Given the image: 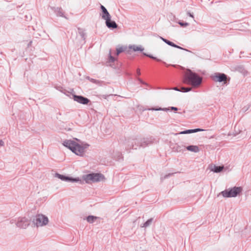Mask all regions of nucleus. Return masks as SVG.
<instances>
[{
  "mask_svg": "<svg viewBox=\"0 0 251 251\" xmlns=\"http://www.w3.org/2000/svg\"><path fill=\"white\" fill-rule=\"evenodd\" d=\"M73 99L75 101L82 104H87L90 102V100L88 98L75 94L73 95Z\"/></svg>",
  "mask_w": 251,
  "mask_h": 251,
  "instance_id": "10",
  "label": "nucleus"
},
{
  "mask_svg": "<svg viewBox=\"0 0 251 251\" xmlns=\"http://www.w3.org/2000/svg\"><path fill=\"white\" fill-rule=\"evenodd\" d=\"M2 143H3V142L1 140H0V145H2Z\"/></svg>",
  "mask_w": 251,
  "mask_h": 251,
  "instance_id": "39",
  "label": "nucleus"
},
{
  "mask_svg": "<svg viewBox=\"0 0 251 251\" xmlns=\"http://www.w3.org/2000/svg\"><path fill=\"white\" fill-rule=\"evenodd\" d=\"M242 190L240 187H234L223 191L220 194L225 198L236 197L241 192Z\"/></svg>",
  "mask_w": 251,
  "mask_h": 251,
  "instance_id": "5",
  "label": "nucleus"
},
{
  "mask_svg": "<svg viewBox=\"0 0 251 251\" xmlns=\"http://www.w3.org/2000/svg\"><path fill=\"white\" fill-rule=\"evenodd\" d=\"M171 89L174 90L176 91H180V89L178 88L177 87H174L173 88H171Z\"/></svg>",
  "mask_w": 251,
  "mask_h": 251,
  "instance_id": "34",
  "label": "nucleus"
},
{
  "mask_svg": "<svg viewBox=\"0 0 251 251\" xmlns=\"http://www.w3.org/2000/svg\"><path fill=\"white\" fill-rule=\"evenodd\" d=\"M51 9L54 11L56 16L63 17L66 19L67 18L64 15V12L61 7H50Z\"/></svg>",
  "mask_w": 251,
  "mask_h": 251,
  "instance_id": "11",
  "label": "nucleus"
},
{
  "mask_svg": "<svg viewBox=\"0 0 251 251\" xmlns=\"http://www.w3.org/2000/svg\"><path fill=\"white\" fill-rule=\"evenodd\" d=\"M178 148H179V149H177V151H181V150H182V149H181L180 146H178Z\"/></svg>",
  "mask_w": 251,
  "mask_h": 251,
  "instance_id": "37",
  "label": "nucleus"
},
{
  "mask_svg": "<svg viewBox=\"0 0 251 251\" xmlns=\"http://www.w3.org/2000/svg\"><path fill=\"white\" fill-rule=\"evenodd\" d=\"M191 87H181L180 88V91L181 92H188L191 91Z\"/></svg>",
  "mask_w": 251,
  "mask_h": 251,
  "instance_id": "23",
  "label": "nucleus"
},
{
  "mask_svg": "<svg viewBox=\"0 0 251 251\" xmlns=\"http://www.w3.org/2000/svg\"><path fill=\"white\" fill-rule=\"evenodd\" d=\"M192 130L191 129H188L182 131H181L179 134H189V133H192Z\"/></svg>",
  "mask_w": 251,
  "mask_h": 251,
  "instance_id": "28",
  "label": "nucleus"
},
{
  "mask_svg": "<svg viewBox=\"0 0 251 251\" xmlns=\"http://www.w3.org/2000/svg\"><path fill=\"white\" fill-rule=\"evenodd\" d=\"M192 130V133H194V132H198V131H203L204 130L203 129H201V128H196V129H191Z\"/></svg>",
  "mask_w": 251,
  "mask_h": 251,
  "instance_id": "30",
  "label": "nucleus"
},
{
  "mask_svg": "<svg viewBox=\"0 0 251 251\" xmlns=\"http://www.w3.org/2000/svg\"><path fill=\"white\" fill-rule=\"evenodd\" d=\"M143 54H144V55L146 56H148V57H150V58H152V59H153L156 60H157V61H160V59H157L156 57L153 56L152 55H151V54H147V53H143Z\"/></svg>",
  "mask_w": 251,
  "mask_h": 251,
  "instance_id": "26",
  "label": "nucleus"
},
{
  "mask_svg": "<svg viewBox=\"0 0 251 251\" xmlns=\"http://www.w3.org/2000/svg\"><path fill=\"white\" fill-rule=\"evenodd\" d=\"M62 87H56V89H57V90H58L59 91H61V92H62V90H61V89H62Z\"/></svg>",
  "mask_w": 251,
  "mask_h": 251,
  "instance_id": "36",
  "label": "nucleus"
},
{
  "mask_svg": "<svg viewBox=\"0 0 251 251\" xmlns=\"http://www.w3.org/2000/svg\"><path fill=\"white\" fill-rule=\"evenodd\" d=\"M137 74L139 75H141L140 70L139 69H137Z\"/></svg>",
  "mask_w": 251,
  "mask_h": 251,
  "instance_id": "35",
  "label": "nucleus"
},
{
  "mask_svg": "<svg viewBox=\"0 0 251 251\" xmlns=\"http://www.w3.org/2000/svg\"><path fill=\"white\" fill-rule=\"evenodd\" d=\"M155 139L153 137H147L141 139H131L128 141V144H131L130 148L132 149H137L138 147H145L149 145L152 144Z\"/></svg>",
  "mask_w": 251,
  "mask_h": 251,
  "instance_id": "3",
  "label": "nucleus"
},
{
  "mask_svg": "<svg viewBox=\"0 0 251 251\" xmlns=\"http://www.w3.org/2000/svg\"><path fill=\"white\" fill-rule=\"evenodd\" d=\"M100 7L102 11V19L105 20L107 19H109V18H111V15L108 12L107 10L103 5L101 4Z\"/></svg>",
  "mask_w": 251,
  "mask_h": 251,
  "instance_id": "14",
  "label": "nucleus"
},
{
  "mask_svg": "<svg viewBox=\"0 0 251 251\" xmlns=\"http://www.w3.org/2000/svg\"><path fill=\"white\" fill-rule=\"evenodd\" d=\"M78 33L80 36L81 37V39L83 40H85V33L84 31V30L80 28H78Z\"/></svg>",
  "mask_w": 251,
  "mask_h": 251,
  "instance_id": "20",
  "label": "nucleus"
},
{
  "mask_svg": "<svg viewBox=\"0 0 251 251\" xmlns=\"http://www.w3.org/2000/svg\"><path fill=\"white\" fill-rule=\"evenodd\" d=\"M124 51V48L123 47H120L116 49V55H118L120 53Z\"/></svg>",
  "mask_w": 251,
  "mask_h": 251,
  "instance_id": "25",
  "label": "nucleus"
},
{
  "mask_svg": "<svg viewBox=\"0 0 251 251\" xmlns=\"http://www.w3.org/2000/svg\"><path fill=\"white\" fill-rule=\"evenodd\" d=\"M33 223L37 227L43 226L48 224L49 219L43 214H38L33 218Z\"/></svg>",
  "mask_w": 251,
  "mask_h": 251,
  "instance_id": "6",
  "label": "nucleus"
},
{
  "mask_svg": "<svg viewBox=\"0 0 251 251\" xmlns=\"http://www.w3.org/2000/svg\"><path fill=\"white\" fill-rule=\"evenodd\" d=\"M129 48L132 49L134 51H142L144 50V49L142 48L141 46H137L135 45L129 46Z\"/></svg>",
  "mask_w": 251,
  "mask_h": 251,
  "instance_id": "19",
  "label": "nucleus"
},
{
  "mask_svg": "<svg viewBox=\"0 0 251 251\" xmlns=\"http://www.w3.org/2000/svg\"><path fill=\"white\" fill-rule=\"evenodd\" d=\"M171 175H172V174H168V175H165V176H164V177H162L161 178V179L162 180V179H165V178H167L168 177L170 176H171Z\"/></svg>",
  "mask_w": 251,
  "mask_h": 251,
  "instance_id": "32",
  "label": "nucleus"
},
{
  "mask_svg": "<svg viewBox=\"0 0 251 251\" xmlns=\"http://www.w3.org/2000/svg\"><path fill=\"white\" fill-rule=\"evenodd\" d=\"M31 42H31V41H30V43H29V45H30V44H31Z\"/></svg>",
  "mask_w": 251,
  "mask_h": 251,
  "instance_id": "40",
  "label": "nucleus"
},
{
  "mask_svg": "<svg viewBox=\"0 0 251 251\" xmlns=\"http://www.w3.org/2000/svg\"><path fill=\"white\" fill-rule=\"evenodd\" d=\"M153 218H150V219L148 220L141 226L143 227H147L149 226L151 224Z\"/></svg>",
  "mask_w": 251,
  "mask_h": 251,
  "instance_id": "22",
  "label": "nucleus"
},
{
  "mask_svg": "<svg viewBox=\"0 0 251 251\" xmlns=\"http://www.w3.org/2000/svg\"><path fill=\"white\" fill-rule=\"evenodd\" d=\"M187 15H189L190 17H192V18H194V17L193 15L192 14H191L189 11H188V12H187Z\"/></svg>",
  "mask_w": 251,
  "mask_h": 251,
  "instance_id": "33",
  "label": "nucleus"
},
{
  "mask_svg": "<svg viewBox=\"0 0 251 251\" xmlns=\"http://www.w3.org/2000/svg\"><path fill=\"white\" fill-rule=\"evenodd\" d=\"M166 44H167V45L171 46V47H174V48H177V49H180V50H185L187 51H189V50L187 49H184L180 46H178L176 45L175 44H174V43H173L172 42L165 39V38H164L161 36L159 37Z\"/></svg>",
  "mask_w": 251,
  "mask_h": 251,
  "instance_id": "13",
  "label": "nucleus"
},
{
  "mask_svg": "<svg viewBox=\"0 0 251 251\" xmlns=\"http://www.w3.org/2000/svg\"><path fill=\"white\" fill-rule=\"evenodd\" d=\"M55 176L59 178L62 181L66 182H79L81 184L84 183L83 181L80 179L79 177L73 178L72 177L65 176L64 175H61L58 173H56L55 174Z\"/></svg>",
  "mask_w": 251,
  "mask_h": 251,
  "instance_id": "7",
  "label": "nucleus"
},
{
  "mask_svg": "<svg viewBox=\"0 0 251 251\" xmlns=\"http://www.w3.org/2000/svg\"><path fill=\"white\" fill-rule=\"evenodd\" d=\"M166 44H167V45L171 46V47H174V48H177V49H180V50H185L187 51H189V50L187 49H184L180 46H178L176 45L175 44H174V43H173L172 42L165 39V38H164L161 36L159 37Z\"/></svg>",
  "mask_w": 251,
  "mask_h": 251,
  "instance_id": "12",
  "label": "nucleus"
},
{
  "mask_svg": "<svg viewBox=\"0 0 251 251\" xmlns=\"http://www.w3.org/2000/svg\"><path fill=\"white\" fill-rule=\"evenodd\" d=\"M178 24L183 27L189 25L188 23L179 22Z\"/></svg>",
  "mask_w": 251,
  "mask_h": 251,
  "instance_id": "29",
  "label": "nucleus"
},
{
  "mask_svg": "<svg viewBox=\"0 0 251 251\" xmlns=\"http://www.w3.org/2000/svg\"><path fill=\"white\" fill-rule=\"evenodd\" d=\"M111 18H109V19H107L105 20L106 25L109 28H116L118 26L117 24L116 23L115 21H111Z\"/></svg>",
  "mask_w": 251,
  "mask_h": 251,
  "instance_id": "15",
  "label": "nucleus"
},
{
  "mask_svg": "<svg viewBox=\"0 0 251 251\" xmlns=\"http://www.w3.org/2000/svg\"><path fill=\"white\" fill-rule=\"evenodd\" d=\"M138 80L142 84H145L146 85H148V84L146 82H145L144 81H143L141 78H137Z\"/></svg>",
  "mask_w": 251,
  "mask_h": 251,
  "instance_id": "31",
  "label": "nucleus"
},
{
  "mask_svg": "<svg viewBox=\"0 0 251 251\" xmlns=\"http://www.w3.org/2000/svg\"><path fill=\"white\" fill-rule=\"evenodd\" d=\"M114 61L115 58L111 55V50H110L109 53V62H114Z\"/></svg>",
  "mask_w": 251,
  "mask_h": 251,
  "instance_id": "27",
  "label": "nucleus"
},
{
  "mask_svg": "<svg viewBox=\"0 0 251 251\" xmlns=\"http://www.w3.org/2000/svg\"><path fill=\"white\" fill-rule=\"evenodd\" d=\"M202 81L201 77L189 69H187L183 78L184 83L191 85L194 88L199 87L201 85Z\"/></svg>",
  "mask_w": 251,
  "mask_h": 251,
  "instance_id": "2",
  "label": "nucleus"
},
{
  "mask_svg": "<svg viewBox=\"0 0 251 251\" xmlns=\"http://www.w3.org/2000/svg\"><path fill=\"white\" fill-rule=\"evenodd\" d=\"M214 81L216 82H224L226 83L227 79V75L224 73H216L212 76Z\"/></svg>",
  "mask_w": 251,
  "mask_h": 251,
  "instance_id": "8",
  "label": "nucleus"
},
{
  "mask_svg": "<svg viewBox=\"0 0 251 251\" xmlns=\"http://www.w3.org/2000/svg\"><path fill=\"white\" fill-rule=\"evenodd\" d=\"M169 109H171L172 110H174V111H177L178 110V108L177 107H174V106H171L169 108H161V107H159V108H151L149 109V110H152V111H153V110H155V111L162 110V111H167L169 110Z\"/></svg>",
  "mask_w": 251,
  "mask_h": 251,
  "instance_id": "16",
  "label": "nucleus"
},
{
  "mask_svg": "<svg viewBox=\"0 0 251 251\" xmlns=\"http://www.w3.org/2000/svg\"><path fill=\"white\" fill-rule=\"evenodd\" d=\"M82 178L85 183H91L101 181L104 179V176L100 173H91L83 175Z\"/></svg>",
  "mask_w": 251,
  "mask_h": 251,
  "instance_id": "4",
  "label": "nucleus"
},
{
  "mask_svg": "<svg viewBox=\"0 0 251 251\" xmlns=\"http://www.w3.org/2000/svg\"><path fill=\"white\" fill-rule=\"evenodd\" d=\"M88 79L92 83H95L97 84L100 85L101 83V81L100 80H97V79H95L94 78H90L89 77H88Z\"/></svg>",
  "mask_w": 251,
  "mask_h": 251,
  "instance_id": "24",
  "label": "nucleus"
},
{
  "mask_svg": "<svg viewBox=\"0 0 251 251\" xmlns=\"http://www.w3.org/2000/svg\"><path fill=\"white\" fill-rule=\"evenodd\" d=\"M186 149L194 152H198L200 151L199 148L197 146L190 145L186 147Z\"/></svg>",
  "mask_w": 251,
  "mask_h": 251,
  "instance_id": "17",
  "label": "nucleus"
},
{
  "mask_svg": "<svg viewBox=\"0 0 251 251\" xmlns=\"http://www.w3.org/2000/svg\"><path fill=\"white\" fill-rule=\"evenodd\" d=\"M224 169L223 166H216L214 165L211 168V171L214 173H220Z\"/></svg>",
  "mask_w": 251,
  "mask_h": 251,
  "instance_id": "18",
  "label": "nucleus"
},
{
  "mask_svg": "<svg viewBox=\"0 0 251 251\" xmlns=\"http://www.w3.org/2000/svg\"><path fill=\"white\" fill-rule=\"evenodd\" d=\"M14 220H13V219H12V220H11L10 221V223L13 224V223H14Z\"/></svg>",
  "mask_w": 251,
  "mask_h": 251,
  "instance_id": "38",
  "label": "nucleus"
},
{
  "mask_svg": "<svg viewBox=\"0 0 251 251\" xmlns=\"http://www.w3.org/2000/svg\"><path fill=\"white\" fill-rule=\"evenodd\" d=\"M63 146L70 149L76 155L80 156H84L86 149L89 147V145L86 143L83 142L79 144L76 142L71 140H65L63 143Z\"/></svg>",
  "mask_w": 251,
  "mask_h": 251,
  "instance_id": "1",
  "label": "nucleus"
},
{
  "mask_svg": "<svg viewBox=\"0 0 251 251\" xmlns=\"http://www.w3.org/2000/svg\"><path fill=\"white\" fill-rule=\"evenodd\" d=\"M29 225V222L25 217L19 218L16 223L17 226L21 228H26Z\"/></svg>",
  "mask_w": 251,
  "mask_h": 251,
  "instance_id": "9",
  "label": "nucleus"
},
{
  "mask_svg": "<svg viewBox=\"0 0 251 251\" xmlns=\"http://www.w3.org/2000/svg\"><path fill=\"white\" fill-rule=\"evenodd\" d=\"M97 219V217L94 216H88L87 217L86 219L88 223H93L95 220Z\"/></svg>",
  "mask_w": 251,
  "mask_h": 251,
  "instance_id": "21",
  "label": "nucleus"
}]
</instances>
